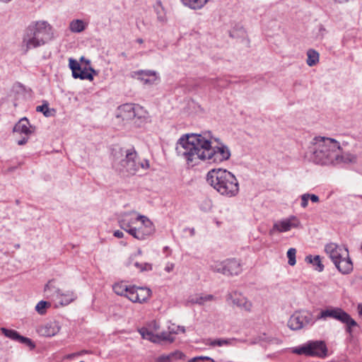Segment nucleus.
<instances>
[{
  "mask_svg": "<svg viewBox=\"0 0 362 362\" xmlns=\"http://www.w3.org/2000/svg\"><path fill=\"white\" fill-rule=\"evenodd\" d=\"M175 151L188 163L201 160L209 163H221L231 156L228 146L210 132L204 134H185L177 141Z\"/></svg>",
  "mask_w": 362,
  "mask_h": 362,
  "instance_id": "1",
  "label": "nucleus"
},
{
  "mask_svg": "<svg viewBox=\"0 0 362 362\" xmlns=\"http://www.w3.org/2000/svg\"><path fill=\"white\" fill-rule=\"evenodd\" d=\"M310 149V159L317 164H334L341 153L339 143L334 139L316 136L313 139Z\"/></svg>",
  "mask_w": 362,
  "mask_h": 362,
  "instance_id": "2",
  "label": "nucleus"
},
{
  "mask_svg": "<svg viewBox=\"0 0 362 362\" xmlns=\"http://www.w3.org/2000/svg\"><path fill=\"white\" fill-rule=\"evenodd\" d=\"M113 165L124 176L135 175L140 168H149L148 160L140 161L134 148L117 146L112 149Z\"/></svg>",
  "mask_w": 362,
  "mask_h": 362,
  "instance_id": "3",
  "label": "nucleus"
},
{
  "mask_svg": "<svg viewBox=\"0 0 362 362\" xmlns=\"http://www.w3.org/2000/svg\"><path fill=\"white\" fill-rule=\"evenodd\" d=\"M52 25L46 21L32 22L24 30L22 47L25 52L45 45L53 39Z\"/></svg>",
  "mask_w": 362,
  "mask_h": 362,
  "instance_id": "4",
  "label": "nucleus"
},
{
  "mask_svg": "<svg viewBox=\"0 0 362 362\" xmlns=\"http://www.w3.org/2000/svg\"><path fill=\"white\" fill-rule=\"evenodd\" d=\"M206 182L221 195L233 197L239 192V184L235 176L223 168L209 170L206 175Z\"/></svg>",
  "mask_w": 362,
  "mask_h": 362,
  "instance_id": "5",
  "label": "nucleus"
},
{
  "mask_svg": "<svg viewBox=\"0 0 362 362\" xmlns=\"http://www.w3.org/2000/svg\"><path fill=\"white\" fill-rule=\"evenodd\" d=\"M327 317L333 318L344 324L346 332L350 337H353L354 328L359 327L356 321L354 320L349 313L340 308H331L322 310L317 317V319H326Z\"/></svg>",
  "mask_w": 362,
  "mask_h": 362,
  "instance_id": "6",
  "label": "nucleus"
},
{
  "mask_svg": "<svg viewBox=\"0 0 362 362\" xmlns=\"http://www.w3.org/2000/svg\"><path fill=\"white\" fill-rule=\"evenodd\" d=\"M292 353L324 358L327 355V348L323 341H309L300 346L293 348Z\"/></svg>",
  "mask_w": 362,
  "mask_h": 362,
  "instance_id": "7",
  "label": "nucleus"
},
{
  "mask_svg": "<svg viewBox=\"0 0 362 362\" xmlns=\"http://www.w3.org/2000/svg\"><path fill=\"white\" fill-rule=\"evenodd\" d=\"M315 322L313 314L308 310L295 312L289 318L287 325L292 330H299Z\"/></svg>",
  "mask_w": 362,
  "mask_h": 362,
  "instance_id": "8",
  "label": "nucleus"
},
{
  "mask_svg": "<svg viewBox=\"0 0 362 362\" xmlns=\"http://www.w3.org/2000/svg\"><path fill=\"white\" fill-rule=\"evenodd\" d=\"M131 214L132 213H125L122 216L119 221V226L134 238H142L141 233L136 230V227L132 226L137 221H139V219H137V217H132Z\"/></svg>",
  "mask_w": 362,
  "mask_h": 362,
  "instance_id": "9",
  "label": "nucleus"
},
{
  "mask_svg": "<svg viewBox=\"0 0 362 362\" xmlns=\"http://www.w3.org/2000/svg\"><path fill=\"white\" fill-rule=\"evenodd\" d=\"M137 219H139L141 226L136 228V230L141 233L142 238H136V239L140 240H145L155 233L154 226L148 217L144 215H139Z\"/></svg>",
  "mask_w": 362,
  "mask_h": 362,
  "instance_id": "10",
  "label": "nucleus"
},
{
  "mask_svg": "<svg viewBox=\"0 0 362 362\" xmlns=\"http://www.w3.org/2000/svg\"><path fill=\"white\" fill-rule=\"evenodd\" d=\"M129 293V300L133 303H143L146 301L151 296V291L146 287L132 286Z\"/></svg>",
  "mask_w": 362,
  "mask_h": 362,
  "instance_id": "11",
  "label": "nucleus"
},
{
  "mask_svg": "<svg viewBox=\"0 0 362 362\" xmlns=\"http://www.w3.org/2000/svg\"><path fill=\"white\" fill-rule=\"evenodd\" d=\"M325 250L333 263H335L344 256L346 257L349 252L346 248L341 247L333 243L326 245Z\"/></svg>",
  "mask_w": 362,
  "mask_h": 362,
  "instance_id": "12",
  "label": "nucleus"
},
{
  "mask_svg": "<svg viewBox=\"0 0 362 362\" xmlns=\"http://www.w3.org/2000/svg\"><path fill=\"white\" fill-rule=\"evenodd\" d=\"M299 222L295 216H292L290 218L284 219L275 223L273 226L272 229L270 230L269 233L272 235L274 231L279 233L287 232L292 228H296Z\"/></svg>",
  "mask_w": 362,
  "mask_h": 362,
  "instance_id": "13",
  "label": "nucleus"
},
{
  "mask_svg": "<svg viewBox=\"0 0 362 362\" xmlns=\"http://www.w3.org/2000/svg\"><path fill=\"white\" fill-rule=\"evenodd\" d=\"M1 332L8 338L19 341L21 344H25L31 348L35 347V344L29 338L25 337L23 336L20 335V334L13 329H8L4 327L1 328Z\"/></svg>",
  "mask_w": 362,
  "mask_h": 362,
  "instance_id": "14",
  "label": "nucleus"
},
{
  "mask_svg": "<svg viewBox=\"0 0 362 362\" xmlns=\"http://www.w3.org/2000/svg\"><path fill=\"white\" fill-rule=\"evenodd\" d=\"M134 74L137 76L138 79L144 84H153L159 78L156 71L151 70H140L134 72Z\"/></svg>",
  "mask_w": 362,
  "mask_h": 362,
  "instance_id": "15",
  "label": "nucleus"
},
{
  "mask_svg": "<svg viewBox=\"0 0 362 362\" xmlns=\"http://www.w3.org/2000/svg\"><path fill=\"white\" fill-rule=\"evenodd\" d=\"M60 329L59 322L57 321L49 322L44 325H42L38 329V332L40 335L45 337H53L57 334Z\"/></svg>",
  "mask_w": 362,
  "mask_h": 362,
  "instance_id": "16",
  "label": "nucleus"
},
{
  "mask_svg": "<svg viewBox=\"0 0 362 362\" xmlns=\"http://www.w3.org/2000/svg\"><path fill=\"white\" fill-rule=\"evenodd\" d=\"M239 339L236 338H216V339H207L204 344L211 347L216 346H234Z\"/></svg>",
  "mask_w": 362,
  "mask_h": 362,
  "instance_id": "17",
  "label": "nucleus"
},
{
  "mask_svg": "<svg viewBox=\"0 0 362 362\" xmlns=\"http://www.w3.org/2000/svg\"><path fill=\"white\" fill-rule=\"evenodd\" d=\"M225 267L226 276H237L242 272L240 262L233 258L226 259Z\"/></svg>",
  "mask_w": 362,
  "mask_h": 362,
  "instance_id": "18",
  "label": "nucleus"
},
{
  "mask_svg": "<svg viewBox=\"0 0 362 362\" xmlns=\"http://www.w3.org/2000/svg\"><path fill=\"white\" fill-rule=\"evenodd\" d=\"M34 131L35 127L30 124L26 117L21 119L13 127L14 132L24 134L25 136L31 134Z\"/></svg>",
  "mask_w": 362,
  "mask_h": 362,
  "instance_id": "19",
  "label": "nucleus"
},
{
  "mask_svg": "<svg viewBox=\"0 0 362 362\" xmlns=\"http://www.w3.org/2000/svg\"><path fill=\"white\" fill-rule=\"evenodd\" d=\"M119 115L117 117H121L122 120H134V104H124L121 105L119 109Z\"/></svg>",
  "mask_w": 362,
  "mask_h": 362,
  "instance_id": "20",
  "label": "nucleus"
},
{
  "mask_svg": "<svg viewBox=\"0 0 362 362\" xmlns=\"http://www.w3.org/2000/svg\"><path fill=\"white\" fill-rule=\"evenodd\" d=\"M334 264L337 269L342 274H349L353 269V264L349 255H346V257L344 256Z\"/></svg>",
  "mask_w": 362,
  "mask_h": 362,
  "instance_id": "21",
  "label": "nucleus"
},
{
  "mask_svg": "<svg viewBox=\"0 0 362 362\" xmlns=\"http://www.w3.org/2000/svg\"><path fill=\"white\" fill-rule=\"evenodd\" d=\"M134 122L140 123L144 122L148 118V112L143 107L134 104Z\"/></svg>",
  "mask_w": 362,
  "mask_h": 362,
  "instance_id": "22",
  "label": "nucleus"
},
{
  "mask_svg": "<svg viewBox=\"0 0 362 362\" xmlns=\"http://www.w3.org/2000/svg\"><path fill=\"white\" fill-rule=\"evenodd\" d=\"M88 24L83 20L75 19L69 23V30L71 33H79L83 32L87 27Z\"/></svg>",
  "mask_w": 362,
  "mask_h": 362,
  "instance_id": "23",
  "label": "nucleus"
},
{
  "mask_svg": "<svg viewBox=\"0 0 362 362\" xmlns=\"http://www.w3.org/2000/svg\"><path fill=\"white\" fill-rule=\"evenodd\" d=\"M132 290V286H128L126 284L121 282L117 283L113 286V291L119 296H124L129 299V293Z\"/></svg>",
  "mask_w": 362,
  "mask_h": 362,
  "instance_id": "24",
  "label": "nucleus"
},
{
  "mask_svg": "<svg viewBox=\"0 0 362 362\" xmlns=\"http://www.w3.org/2000/svg\"><path fill=\"white\" fill-rule=\"evenodd\" d=\"M54 281H49L48 283L45 286V293L47 297H56L59 298V294L61 290L54 286Z\"/></svg>",
  "mask_w": 362,
  "mask_h": 362,
  "instance_id": "25",
  "label": "nucleus"
},
{
  "mask_svg": "<svg viewBox=\"0 0 362 362\" xmlns=\"http://www.w3.org/2000/svg\"><path fill=\"white\" fill-rule=\"evenodd\" d=\"M214 299V296L211 294L208 295H195L191 296L189 298V302L193 304H199V305H204V303L207 301H211Z\"/></svg>",
  "mask_w": 362,
  "mask_h": 362,
  "instance_id": "26",
  "label": "nucleus"
},
{
  "mask_svg": "<svg viewBox=\"0 0 362 362\" xmlns=\"http://www.w3.org/2000/svg\"><path fill=\"white\" fill-rule=\"evenodd\" d=\"M184 354L180 351L172 352L168 355H162L158 358L157 362H173L176 360L181 359Z\"/></svg>",
  "mask_w": 362,
  "mask_h": 362,
  "instance_id": "27",
  "label": "nucleus"
},
{
  "mask_svg": "<svg viewBox=\"0 0 362 362\" xmlns=\"http://www.w3.org/2000/svg\"><path fill=\"white\" fill-rule=\"evenodd\" d=\"M182 4L192 8V9H200L209 1V0H181Z\"/></svg>",
  "mask_w": 362,
  "mask_h": 362,
  "instance_id": "28",
  "label": "nucleus"
},
{
  "mask_svg": "<svg viewBox=\"0 0 362 362\" xmlns=\"http://www.w3.org/2000/svg\"><path fill=\"white\" fill-rule=\"evenodd\" d=\"M307 60L306 63L309 66H313L317 64L319 62L320 55L319 53L315 49H310L307 52Z\"/></svg>",
  "mask_w": 362,
  "mask_h": 362,
  "instance_id": "29",
  "label": "nucleus"
},
{
  "mask_svg": "<svg viewBox=\"0 0 362 362\" xmlns=\"http://www.w3.org/2000/svg\"><path fill=\"white\" fill-rule=\"evenodd\" d=\"M338 158L339 159L336 160L334 162V164H338L340 163H356L357 159L356 156L351 153H345L342 154L341 150Z\"/></svg>",
  "mask_w": 362,
  "mask_h": 362,
  "instance_id": "30",
  "label": "nucleus"
},
{
  "mask_svg": "<svg viewBox=\"0 0 362 362\" xmlns=\"http://www.w3.org/2000/svg\"><path fill=\"white\" fill-rule=\"evenodd\" d=\"M305 262L313 264L315 270L318 272H322L324 269V265L322 264L320 257L319 255H316L314 257L311 255L307 256L305 257Z\"/></svg>",
  "mask_w": 362,
  "mask_h": 362,
  "instance_id": "31",
  "label": "nucleus"
},
{
  "mask_svg": "<svg viewBox=\"0 0 362 362\" xmlns=\"http://www.w3.org/2000/svg\"><path fill=\"white\" fill-rule=\"evenodd\" d=\"M225 265L226 259L223 261H212L209 267L212 272L225 275Z\"/></svg>",
  "mask_w": 362,
  "mask_h": 362,
  "instance_id": "32",
  "label": "nucleus"
},
{
  "mask_svg": "<svg viewBox=\"0 0 362 362\" xmlns=\"http://www.w3.org/2000/svg\"><path fill=\"white\" fill-rule=\"evenodd\" d=\"M63 298L61 300L62 305H68L76 298V295L74 291H68L66 293L60 291L59 298Z\"/></svg>",
  "mask_w": 362,
  "mask_h": 362,
  "instance_id": "33",
  "label": "nucleus"
},
{
  "mask_svg": "<svg viewBox=\"0 0 362 362\" xmlns=\"http://www.w3.org/2000/svg\"><path fill=\"white\" fill-rule=\"evenodd\" d=\"M155 11L157 14V19L159 22L164 23L166 22V15L164 8L160 1L157 2L154 6Z\"/></svg>",
  "mask_w": 362,
  "mask_h": 362,
  "instance_id": "34",
  "label": "nucleus"
},
{
  "mask_svg": "<svg viewBox=\"0 0 362 362\" xmlns=\"http://www.w3.org/2000/svg\"><path fill=\"white\" fill-rule=\"evenodd\" d=\"M178 334L179 332L185 333V329L184 327L178 326L177 330L170 332V333L162 332L158 337L163 340L173 341L174 338L171 336V333Z\"/></svg>",
  "mask_w": 362,
  "mask_h": 362,
  "instance_id": "35",
  "label": "nucleus"
},
{
  "mask_svg": "<svg viewBox=\"0 0 362 362\" xmlns=\"http://www.w3.org/2000/svg\"><path fill=\"white\" fill-rule=\"evenodd\" d=\"M74 78H80L82 80H89L92 81L93 80V76L92 73H88L86 69H82L81 67H80L79 71L76 72V74L73 76Z\"/></svg>",
  "mask_w": 362,
  "mask_h": 362,
  "instance_id": "36",
  "label": "nucleus"
},
{
  "mask_svg": "<svg viewBox=\"0 0 362 362\" xmlns=\"http://www.w3.org/2000/svg\"><path fill=\"white\" fill-rule=\"evenodd\" d=\"M244 298L237 292H233L228 294L227 300H231L233 305L239 307L242 303V299H244Z\"/></svg>",
  "mask_w": 362,
  "mask_h": 362,
  "instance_id": "37",
  "label": "nucleus"
},
{
  "mask_svg": "<svg viewBox=\"0 0 362 362\" xmlns=\"http://www.w3.org/2000/svg\"><path fill=\"white\" fill-rule=\"evenodd\" d=\"M50 306V303L45 300H41L36 305L35 310L39 314L44 315L46 313L47 308Z\"/></svg>",
  "mask_w": 362,
  "mask_h": 362,
  "instance_id": "38",
  "label": "nucleus"
},
{
  "mask_svg": "<svg viewBox=\"0 0 362 362\" xmlns=\"http://www.w3.org/2000/svg\"><path fill=\"white\" fill-rule=\"evenodd\" d=\"M296 250L295 248H290L287 252V257L288 259V263L291 266H293L296 263Z\"/></svg>",
  "mask_w": 362,
  "mask_h": 362,
  "instance_id": "39",
  "label": "nucleus"
},
{
  "mask_svg": "<svg viewBox=\"0 0 362 362\" xmlns=\"http://www.w3.org/2000/svg\"><path fill=\"white\" fill-rule=\"evenodd\" d=\"M36 111L42 112L45 117H49L52 115L51 110L48 107L47 103H44L42 105L37 106L36 107Z\"/></svg>",
  "mask_w": 362,
  "mask_h": 362,
  "instance_id": "40",
  "label": "nucleus"
},
{
  "mask_svg": "<svg viewBox=\"0 0 362 362\" xmlns=\"http://www.w3.org/2000/svg\"><path fill=\"white\" fill-rule=\"evenodd\" d=\"M69 65L70 69L72 71V76L76 74V72L79 71L81 65L76 59H74L71 58L69 59Z\"/></svg>",
  "mask_w": 362,
  "mask_h": 362,
  "instance_id": "41",
  "label": "nucleus"
},
{
  "mask_svg": "<svg viewBox=\"0 0 362 362\" xmlns=\"http://www.w3.org/2000/svg\"><path fill=\"white\" fill-rule=\"evenodd\" d=\"M139 332L144 339L153 341L152 339L153 334L151 333V332L148 331L146 328H141L139 330Z\"/></svg>",
  "mask_w": 362,
  "mask_h": 362,
  "instance_id": "42",
  "label": "nucleus"
},
{
  "mask_svg": "<svg viewBox=\"0 0 362 362\" xmlns=\"http://www.w3.org/2000/svg\"><path fill=\"white\" fill-rule=\"evenodd\" d=\"M239 307L245 309L247 311H250L252 308V303L247 300V298H244V299H242V303Z\"/></svg>",
  "mask_w": 362,
  "mask_h": 362,
  "instance_id": "43",
  "label": "nucleus"
},
{
  "mask_svg": "<svg viewBox=\"0 0 362 362\" xmlns=\"http://www.w3.org/2000/svg\"><path fill=\"white\" fill-rule=\"evenodd\" d=\"M300 206L302 208L305 209L308 205V193L303 194L300 196Z\"/></svg>",
  "mask_w": 362,
  "mask_h": 362,
  "instance_id": "44",
  "label": "nucleus"
},
{
  "mask_svg": "<svg viewBox=\"0 0 362 362\" xmlns=\"http://www.w3.org/2000/svg\"><path fill=\"white\" fill-rule=\"evenodd\" d=\"M134 265L136 267L139 268L141 271L152 269V265L148 263H144V264H140L139 263L136 262L134 264Z\"/></svg>",
  "mask_w": 362,
  "mask_h": 362,
  "instance_id": "45",
  "label": "nucleus"
},
{
  "mask_svg": "<svg viewBox=\"0 0 362 362\" xmlns=\"http://www.w3.org/2000/svg\"><path fill=\"white\" fill-rule=\"evenodd\" d=\"M326 33H327V30L322 25H320L319 26V30H318V33L317 35V37L320 39H323L325 37Z\"/></svg>",
  "mask_w": 362,
  "mask_h": 362,
  "instance_id": "46",
  "label": "nucleus"
},
{
  "mask_svg": "<svg viewBox=\"0 0 362 362\" xmlns=\"http://www.w3.org/2000/svg\"><path fill=\"white\" fill-rule=\"evenodd\" d=\"M205 359L213 361L211 358H209L208 356H199V357H194V358L190 359L188 362H199V361L205 360Z\"/></svg>",
  "mask_w": 362,
  "mask_h": 362,
  "instance_id": "47",
  "label": "nucleus"
},
{
  "mask_svg": "<svg viewBox=\"0 0 362 362\" xmlns=\"http://www.w3.org/2000/svg\"><path fill=\"white\" fill-rule=\"evenodd\" d=\"M308 198L313 203H317L320 201L319 197L314 194L308 193Z\"/></svg>",
  "mask_w": 362,
  "mask_h": 362,
  "instance_id": "48",
  "label": "nucleus"
},
{
  "mask_svg": "<svg viewBox=\"0 0 362 362\" xmlns=\"http://www.w3.org/2000/svg\"><path fill=\"white\" fill-rule=\"evenodd\" d=\"M114 236L117 238H122L124 237V233H123V232L117 230L114 232Z\"/></svg>",
  "mask_w": 362,
  "mask_h": 362,
  "instance_id": "49",
  "label": "nucleus"
},
{
  "mask_svg": "<svg viewBox=\"0 0 362 362\" xmlns=\"http://www.w3.org/2000/svg\"><path fill=\"white\" fill-rule=\"evenodd\" d=\"M28 136L23 137L22 139L18 141V144L20 146L24 145L28 142Z\"/></svg>",
  "mask_w": 362,
  "mask_h": 362,
  "instance_id": "50",
  "label": "nucleus"
},
{
  "mask_svg": "<svg viewBox=\"0 0 362 362\" xmlns=\"http://www.w3.org/2000/svg\"><path fill=\"white\" fill-rule=\"evenodd\" d=\"M81 62H85L86 64H90V62L88 59H86L85 57H81L80 59Z\"/></svg>",
  "mask_w": 362,
  "mask_h": 362,
  "instance_id": "51",
  "label": "nucleus"
},
{
  "mask_svg": "<svg viewBox=\"0 0 362 362\" xmlns=\"http://www.w3.org/2000/svg\"><path fill=\"white\" fill-rule=\"evenodd\" d=\"M173 264H170V266H167L165 269V270L168 272H170L173 270Z\"/></svg>",
  "mask_w": 362,
  "mask_h": 362,
  "instance_id": "52",
  "label": "nucleus"
},
{
  "mask_svg": "<svg viewBox=\"0 0 362 362\" xmlns=\"http://www.w3.org/2000/svg\"><path fill=\"white\" fill-rule=\"evenodd\" d=\"M358 311L360 316H362V304L358 305Z\"/></svg>",
  "mask_w": 362,
  "mask_h": 362,
  "instance_id": "53",
  "label": "nucleus"
},
{
  "mask_svg": "<svg viewBox=\"0 0 362 362\" xmlns=\"http://www.w3.org/2000/svg\"><path fill=\"white\" fill-rule=\"evenodd\" d=\"M335 2L339 3V4H344L348 2L349 0H334Z\"/></svg>",
  "mask_w": 362,
  "mask_h": 362,
  "instance_id": "54",
  "label": "nucleus"
},
{
  "mask_svg": "<svg viewBox=\"0 0 362 362\" xmlns=\"http://www.w3.org/2000/svg\"><path fill=\"white\" fill-rule=\"evenodd\" d=\"M136 42H137L138 43H139V44H142V43L144 42V40H143V39H141V38H138V39L136 40Z\"/></svg>",
  "mask_w": 362,
  "mask_h": 362,
  "instance_id": "55",
  "label": "nucleus"
},
{
  "mask_svg": "<svg viewBox=\"0 0 362 362\" xmlns=\"http://www.w3.org/2000/svg\"><path fill=\"white\" fill-rule=\"evenodd\" d=\"M11 0H0V2H2V3H8L9 1H11Z\"/></svg>",
  "mask_w": 362,
  "mask_h": 362,
  "instance_id": "56",
  "label": "nucleus"
},
{
  "mask_svg": "<svg viewBox=\"0 0 362 362\" xmlns=\"http://www.w3.org/2000/svg\"><path fill=\"white\" fill-rule=\"evenodd\" d=\"M190 233H191L192 235H194V228H191L190 229Z\"/></svg>",
  "mask_w": 362,
  "mask_h": 362,
  "instance_id": "57",
  "label": "nucleus"
},
{
  "mask_svg": "<svg viewBox=\"0 0 362 362\" xmlns=\"http://www.w3.org/2000/svg\"><path fill=\"white\" fill-rule=\"evenodd\" d=\"M89 70L93 73V74H96L95 71L93 69V68H90Z\"/></svg>",
  "mask_w": 362,
  "mask_h": 362,
  "instance_id": "58",
  "label": "nucleus"
},
{
  "mask_svg": "<svg viewBox=\"0 0 362 362\" xmlns=\"http://www.w3.org/2000/svg\"><path fill=\"white\" fill-rule=\"evenodd\" d=\"M72 356H73V355L71 354V355H69V356H66V358H71Z\"/></svg>",
  "mask_w": 362,
  "mask_h": 362,
  "instance_id": "59",
  "label": "nucleus"
},
{
  "mask_svg": "<svg viewBox=\"0 0 362 362\" xmlns=\"http://www.w3.org/2000/svg\"><path fill=\"white\" fill-rule=\"evenodd\" d=\"M122 56H126V54H125V53H124V52H122Z\"/></svg>",
  "mask_w": 362,
  "mask_h": 362,
  "instance_id": "60",
  "label": "nucleus"
},
{
  "mask_svg": "<svg viewBox=\"0 0 362 362\" xmlns=\"http://www.w3.org/2000/svg\"><path fill=\"white\" fill-rule=\"evenodd\" d=\"M138 253H139V255H141V250H139V251H138Z\"/></svg>",
  "mask_w": 362,
  "mask_h": 362,
  "instance_id": "61",
  "label": "nucleus"
}]
</instances>
